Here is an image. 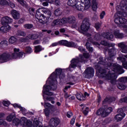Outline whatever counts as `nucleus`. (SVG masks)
I'll list each match as a JSON object with an SVG mask.
<instances>
[{"label": "nucleus", "mask_w": 127, "mask_h": 127, "mask_svg": "<svg viewBox=\"0 0 127 127\" xmlns=\"http://www.w3.org/2000/svg\"><path fill=\"white\" fill-rule=\"evenodd\" d=\"M25 52L27 54H31L33 52V51L32 50V48L28 46L26 48Z\"/></svg>", "instance_id": "nucleus-40"}, {"label": "nucleus", "mask_w": 127, "mask_h": 127, "mask_svg": "<svg viewBox=\"0 0 127 127\" xmlns=\"http://www.w3.org/2000/svg\"><path fill=\"white\" fill-rule=\"evenodd\" d=\"M40 43V41H35L34 43V45H37Z\"/></svg>", "instance_id": "nucleus-63"}, {"label": "nucleus", "mask_w": 127, "mask_h": 127, "mask_svg": "<svg viewBox=\"0 0 127 127\" xmlns=\"http://www.w3.org/2000/svg\"><path fill=\"white\" fill-rule=\"evenodd\" d=\"M119 83H123L127 81V77H122L118 79Z\"/></svg>", "instance_id": "nucleus-36"}, {"label": "nucleus", "mask_w": 127, "mask_h": 127, "mask_svg": "<svg viewBox=\"0 0 127 127\" xmlns=\"http://www.w3.org/2000/svg\"><path fill=\"white\" fill-rule=\"evenodd\" d=\"M60 45V41L58 43H53L52 45L50 46V47H56Z\"/></svg>", "instance_id": "nucleus-50"}, {"label": "nucleus", "mask_w": 127, "mask_h": 127, "mask_svg": "<svg viewBox=\"0 0 127 127\" xmlns=\"http://www.w3.org/2000/svg\"><path fill=\"white\" fill-rule=\"evenodd\" d=\"M101 27V24L99 23H96L95 25V27L97 30L99 29Z\"/></svg>", "instance_id": "nucleus-53"}, {"label": "nucleus", "mask_w": 127, "mask_h": 127, "mask_svg": "<svg viewBox=\"0 0 127 127\" xmlns=\"http://www.w3.org/2000/svg\"><path fill=\"white\" fill-rule=\"evenodd\" d=\"M4 116V114H0V125L6 126H7V123L5 121L0 119Z\"/></svg>", "instance_id": "nucleus-28"}, {"label": "nucleus", "mask_w": 127, "mask_h": 127, "mask_svg": "<svg viewBox=\"0 0 127 127\" xmlns=\"http://www.w3.org/2000/svg\"><path fill=\"white\" fill-rule=\"evenodd\" d=\"M102 36L108 40H112L114 38V35L110 33H104Z\"/></svg>", "instance_id": "nucleus-26"}, {"label": "nucleus", "mask_w": 127, "mask_h": 127, "mask_svg": "<svg viewBox=\"0 0 127 127\" xmlns=\"http://www.w3.org/2000/svg\"><path fill=\"white\" fill-rule=\"evenodd\" d=\"M62 14V11L60 9H57L55 11V15L56 16H59Z\"/></svg>", "instance_id": "nucleus-38"}, {"label": "nucleus", "mask_w": 127, "mask_h": 127, "mask_svg": "<svg viewBox=\"0 0 127 127\" xmlns=\"http://www.w3.org/2000/svg\"><path fill=\"white\" fill-rule=\"evenodd\" d=\"M46 100L48 101H51V103L53 104L55 103V101H54L55 98L54 97L52 96H46Z\"/></svg>", "instance_id": "nucleus-33"}, {"label": "nucleus", "mask_w": 127, "mask_h": 127, "mask_svg": "<svg viewBox=\"0 0 127 127\" xmlns=\"http://www.w3.org/2000/svg\"><path fill=\"white\" fill-rule=\"evenodd\" d=\"M29 11L31 15H34L35 9H34L33 8H30L29 9Z\"/></svg>", "instance_id": "nucleus-48"}, {"label": "nucleus", "mask_w": 127, "mask_h": 127, "mask_svg": "<svg viewBox=\"0 0 127 127\" xmlns=\"http://www.w3.org/2000/svg\"><path fill=\"white\" fill-rule=\"evenodd\" d=\"M108 52L110 57L108 58L109 60H113L115 58V56L116 54L117 50L115 48L111 49L110 50L108 49L106 50Z\"/></svg>", "instance_id": "nucleus-20"}, {"label": "nucleus", "mask_w": 127, "mask_h": 127, "mask_svg": "<svg viewBox=\"0 0 127 127\" xmlns=\"http://www.w3.org/2000/svg\"><path fill=\"white\" fill-rule=\"evenodd\" d=\"M111 99H112V98H110V99H109V98H105V99H104V101H103V103H104L107 102H110Z\"/></svg>", "instance_id": "nucleus-56"}, {"label": "nucleus", "mask_w": 127, "mask_h": 127, "mask_svg": "<svg viewBox=\"0 0 127 127\" xmlns=\"http://www.w3.org/2000/svg\"><path fill=\"white\" fill-rule=\"evenodd\" d=\"M55 3L57 5H59L60 4V1L59 0H56L55 1Z\"/></svg>", "instance_id": "nucleus-58"}, {"label": "nucleus", "mask_w": 127, "mask_h": 127, "mask_svg": "<svg viewBox=\"0 0 127 127\" xmlns=\"http://www.w3.org/2000/svg\"><path fill=\"white\" fill-rule=\"evenodd\" d=\"M78 50H79L80 52H85V50L83 47H79Z\"/></svg>", "instance_id": "nucleus-57"}, {"label": "nucleus", "mask_w": 127, "mask_h": 127, "mask_svg": "<svg viewBox=\"0 0 127 127\" xmlns=\"http://www.w3.org/2000/svg\"><path fill=\"white\" fill-rule=\"evenodd\" d=\"M45 0L46 2H43V5H44V6H47L48 5V2L52 3L54 2V0H43L42 1Z\"/></svg>", "instance_id": "nucleus-35"}, {"label": "nucleus", "mask_w": 127, "mask_h": 127, "mask_svg": "<svg viewBox=\"0 0 127 127\" xmlns=\"http://www.w3.org/2000/svg\"><path fill=\"white\" fill-rule=\"evenodd\" d=\"M17 34L18 35L21 36H25L26 35V33L22 31L21 30H18Z\"/></svg>", "instance_id": "nucleus-42"}, {"label": "nucleus", "mask_w": 127, "mask_h": 127, "mask_svg": "<svg viewBox=\"0 0 127 127\" xmlns=\"http://www.w3.org/2000/svg\"><path fill=\"white\" fill-rule=\"evenodd\" d=\"M43 50H44V49L42 48L40 46L35 47V53H38Z\"/></svg>", "instance_id": "nucleus-34"}, {"label": "nucleus", "mask_w": 127, "mask_h": 127, "mask_svg": "<svg viewBox=\"0 0 127 127\" xmlns=\"http://www.w3.org/2000/svg\"><path fill=\"white\" fill-rule=\"evenodd\" d=\"M99 64L103 65H106L108 68H110L111 72L110 71L108 74L104 72H101L102 75H104V77L107 80H111V83H113V81H115L116 79L118 78L117 74H123L125 73V70L123 69L122 66L119 65L117 63H110L107 64H106L105 63L103 62H99Z\"/></svg>", "instance_id": "nucleus-2"}, {"label": "nucleus", "mask_w": 127, "mask_h": 127, "mask_svg": "<svg viewBox=\"0 0 127 127\" xmlns=\"http://www.w3.org/2000/svg\"><path fill=\"white\" fill-rule=\"evenodd\" d=\"M68 82H67V84H69L70 85H74V84H75L74 82H71V81H73V78H70L68 79Z\"/></svg>", "instance_id": "nucleus-43"}, {"label": "nucleus", "mask_w": 127, "mask_h": 127, "mask_svg": "<svg viewBox=\"0 0 127 127\" xmlns=\"http://www.w3.org/2000/svg\"><path fill=\"white\" fill-rule=\"evenodd\" d=\"M1 22L2 25H8V24L12 22V19L8 16H5L1 18Z\"/></svg>", "instance_id": "nucleus-19"}, {"label": "nucleus", "mask_w": 127, "mask_h": 127, "mask_svg": "<svg viewBox=\"0 0 127 127\" xmlns=\"http://www.w3.org/2000/svg\"><path fill=\"white\" fill-rule=\"evenodd\" d=\"M66 116L68 118H70L71 117L73 116V113H72L71 112L69 111L67 113Z\"/></svg>", "instance_id": "nucleus-52"}, {"label": "nucleus", "mask_w": 127, "mask_h": 127, "mask_svg": "<svg viewBox=\"0 0 127 127\" xmlns=\"http://www.w3.org/2000/svg\"><path fill=\"white\" fill-rule=\"evenodd\" d=\"M95 36L93 37V36H91L89 33H87L86 34L87 36L88 37V40L87 43H86V46L87 49L90 52H92L93 51V49L92 48L90 47V43L95 45L100 46V44H99V43H97V42H95L94 40H95V41L100 40V35L99 34H96V33H95ZM93 38H94V40H92Z\"/></svg>", "instance_id": "nucleus-8"}, {"label": "nucleus", "mask_w": 127, "mask_h": 127, "mask_svg": "<svg viewBox=\"0 0 127 127\" xmlns=\"http://www.w3.org/2000/svg\"><path fill=\"white\" fill-rule=\"evenodd\" d=\"M113 111V109L111 107H109L108 109L104 108H100L96 113L98 116H101L102 117H106L110 113Z\"/></svg>", "instance_id": "nucleus-12"}, {"label": "nucleus", "mask_w": 127, "mask_h": 127, "mask_svg": "<svg viewBox=\"0 0 127 127\" xmlns=\"http://www.w3.org/2000/svg\"><path fill=\"white\" fill-rule=\"evenodd\" d=\"M60 45H64V46L72 48H75L76 47L75 43H73V42H68L66 40H62L61 41H59Z\"/></svg>", "instance_id": "nucleus-15"}, {"label": "nucleus", "mask_w": 127, "mask_h": 127, "mask_svg": "<svg viewBox=\"0 0 127 127\" xmlns=\"http://www.w3.org/2000/svg\"><path fill=\"white\" fill-rule=\"evenodd\" d=\"M11 14L15 20H17L20 18L19 13L15 10H12L11 11Z\"/></svg>", "instance_id": "nucleus-24"}, {"label": "nucleus", "mask_w": 127, "mask_h": 127, "mask_svg": "<svg viewBox=\"0 0 127 127\" xmlns=\"http://www.w3.org/2000/svg\"><path fill=\"white\" fill-rule=\"evenodd\" d=\"M25 57V53L23 52H19V49L15 48L14 49V53L12 54V56H10L9 53H4L0 55V63H3L7 62L11 59H21Z\"/></svg>", "instance_id": "nucleus-6"}, {"label": "nucleus", "mask_w": 127, "mask_h": 127, "mask_svg": "<svg viewBox=\"0 0 127 127\" xmlns=\"http://www.w3.org/2000/svg\"><path fill=\"white\" fill-rule=\"evenodd\" d=\"M24 19H22V18H21V19H20L19 20V24H22V23H23L24 22Z\"/></svg>", "instance_id": "nucleus-60"}, {"label": "nucleus", "mask_w": 127, "mask_h": 127, "mask_svg": "<svg viewBox=\"0 0 127 127\" xmlns=\"http://www.w3.org/2000/svg\"><path fill=\"white\" fill-rule=\"evenodd\" d=\"M127 17V5L122 7L121 10L118 11L114 15L115 23L122 28L127 34V20L123 17Z\"/></svg>", "instance_id": "nucleus-3"}, {"label": "nucleus", "mask_w": 127, "mask_h": 127, "mask_svg": "<svg viewBox=\"0 0 127 127\" xmlns=\"http://www.w3.org/2000/svg\"><path fill=\"white\" fill-rule=\"evenodd\" d=\"M38 35L37 33L29 34L26 38H21L19 39V41L21 42H26L29 40H33L38 38Z\"/></svg>", "instance_id": "nucleus-14"}, {"label": "nucleus", "mask_w": 127, "mask_h": 127, "mask_svg": "<svg viewBox=\"0 0 127 127\" xmlns=\"http://www.w3.org/2000/svg\"><path fill=\"white\" fill-rule=\"evenodd\" d=\"M101 45H104L105 46H112V45L111 44H109V43H107V42H106L105 41H102L101 43H100Z\"/></svg>", "instance_id": "nucleus-44"}, {"label": "nucleus", "mask_w": 127, "mask_h": 127, "mask_svg": "<svg viewBox=\"0 0 127 127\" xmlns=\"http://www.w3.org/2000/svg\"><path fill=\"white\" fill-rule=\"evenodd\" d=\"M67 4L72 6L76 10L83 11L84 9L89 8L91 2L90 0H69Z\"/></svg>", "instance_id": "nucleus-4"}, {"label": "nucleus", "mask_w": 127, "mask_h": 127, "mask_svg": "<svg viewBox=\"0 0 127 127\" xmlns=\"http://www.w3.org/2000/svg\"><path fill=\"white\" fill-rule=\"evenodd\" d=\"M70 97V96L68 94V93H66L64 94V97L65 98L67 99L68 98H69Z\"/></svg>", "instance_id": "nucleus-59"}, {"label": "nucleus", "mask_w": 127, "mask_h": 127, "mask_svg": "<svg viewBox=\"0 0 127 127\" xmlns=\"http://www.w3.org/2000/svg\"><path fill=\"white\" fill-rule=\"evenodd\" d=\"M85 109V110L83 111V114L84 115H86L88 113L89 108L88 107H84V108H83L82 109Z\"/></svg>", "instance_id": "nucleus-47"}, {"label": "nucleus", "mask_w": 127, "mask_h": 127, "mask_svg": "<svg viewBox=\"0 0 127 127\" xmlns=\"http://www.w3.org/2000/svg\"><path fill=\"white\" fill-rule=\"evenodd\" d=\"M76 98L80 101H83L85 100V97L82 94L77 93L76 95Z\"/></svg>", "instance_id": "nucleus-32"}, {"label": "nucleus", "mask_w": 127, "mask_h": 127, "mask_svg": "<svg viewBox=\"0 0 127 127\" xmlns=\"http://www.w3.org/2000/svg\"><path fill=\"white\" fill-rule=\"evenodd\" d=\"M52 16V12L49 9L40 8L37 10L36 18L41 23H46Z\"/></svg>", "instance_id": "nucleus-5"}, {"label": "nucleus", "mask_w": 127, "mask_h": 127, "mask_svg": "<svg viewBox=\"0 0 127 127\" xmlns=\"http://www.w3.org/2000/svg\"><path fill=\"white\" fill-rule=\"evenodd\" d=\"M11 27L9 25H3V26L0 28V31L1 33H6V32L9 31Z\"/></svg>", "instance_id": "nucleus-22"}, {"label": "nucleus", "mask_w": 127, "mask_h": 127, "mask_svg": "<svg viewBox=\"0 0 127 127\" xmlns=\"http://www.w3.org/2000/svg\"><path fill=\"white\" fill-rule=\"evenodd\" d=\"M118 113L119 114L115 116V119L117 122H120L126 117V114L123 112L122 109H119Z\"/></svg>", "instance_id": "nucleus-13"}, {"label": "nucleus", "mask_w": 127, "mask_h": 127, "mask_svg": "<svg viewBox=\"0 0 127 127\" xmlns=\"http://www.w3.org/2000/svg\"><path fill=\"white\" fill-rule=\"evenodd\" d=\"M69 100H70V101L75 100V96H71L70 97Z\"/></svg>", "instance_id": "nucleus-62"}, {"label": "nucleus", "mask_w": 127, "mask_h": 127, "mask_svg": "<svg viewBox=\"0 0 127 127\" xmlns=\"http://www.w3.org/2000/svg\"><path fill=\"white\" fill-rule=\"evenodd\" d=\"M2 104L4 106L8 107L10 104V102H9V101L3 100V101H2Z\"/></svg>", "instance_id": "nucleus-45"}, {"label": "nucleus", "mask_w": 127, "mask_h": 127, "mask_svg": "<svg viewBox=\"0 0 127 127\" xmlns=\"http://www.w3.org/2000/svg\"><path fill=\"white\" fill-rule=\"evenodd\" d=\"M65 32V29L64 28H62L60 29L61 33H64Z\"/></svg>", "instance_id": "nucleus-61"}, {"label": "nucleus", "mask_w": 127, "mask_h": 127, "mask_svg": "<svg viewBox=\"0 0 127 127\" xmlns=\"http://www.w3.org/2000/svg\"><path fill=\"white\" fill-rule=\"evenodd\" d=\"M117 86L121 90H125L127 88V85L125 83L118 82L117 84Z\"/></svg>", "instance_id": "nucleus-25"}, {"label": "nucleus", "mask_w": 127, "mask_h": 127, "mask_svg": "<svg viewBox=\"0 0 127 127\" xmlns=\"http://www.w3.org/2000/svg\"><path fill=\"white\" fill-rule=\"evenodd\" d=\"M17 42V39L14 36H11L10 39H9V42L10 44H13Z\"/></svg>", "instance_id": "nucleus-31"}, {"label": "nucleus", "mask_w": 127, "mask_h": 127, "mask_svg": "<svg viewBox=\"0 0 127 127\" xmlns=\"http://www.w3.org/2000/svg\"><path fill=\"white\" fill-rule=\"evenodd\" d=\"M118 46L121 48L122 52L127 53V43H120Z\"/></svg>", "instance_id": "nucleus-21"}, {"label": "nucleus", "mask_w": 127, "mask_h": 127, "mask_svg": "<svg viewBox=\"0 0 127 127\" xmlns=\"http://www.w3.org/2000/svg\"><path fill=\"white\" fill-rule=\"evenodd\" d=\"M10 1L9 0H0V4L4 5H9Z\"/></svg>", "instance_id": "nucleus-37"}, {"label": "nucleus", "mask_w": 127, "mask_h": 127, "mask_svg": "<svg viewBox=\"0 0 127 127\" xmlns=\"http://www.w3.org/2000/svg\"><path fill=\"white\" fill-rule=\"evenodd\" d=\"M13 106L15 108H18L20 110L21 112L23 114V115H26L27 113V110L23 107H21L20 105H18L16 103H15L13 105Z\"/></svg>", "instance_id": "nucleus-23"}, {"label": "nucleus", "mask_w": 127, "mask_h": 127, "mask_svg": "<svg viewBox=\"0 0 127 127\" xmlns=\"http://www.w3.org/2000/svg\"><path fill=\"white\" fill-rule=\"evenodd\" d=\"M106 15V12L103 11L102 12L100 13V17L101 19H103L104 16Z\"/></svg>", "instance_id": "nucleus-49"}, {"label": "nucleus", "mask_w": 127, "mask_h": 127, "mask_svg": "<svg viewBox=\"0 0 127 127\" xmlns=\"http://www.w3.org/2000/svg\"><path fill=\"white\" fill-rule=\"evenodd\" d=\"M114 35L116 38H123L125 37L124 34L122 33H120L119 30H117V31H115L114 33Z\"/></svg>", "instance_id": "nucleus-27"}, {"label": "nucleus", "mask_w": 127, "mask_h": 127, "mask_svg": "<svg viewBox=\"0 0 127 127\" xmlns=\"http://www.w3.org/2000/svg\"><path fill=\"white\" fill-rule=\"evenodd\" d=\"M15 118V114L14 113H13L9 115L6 118V120L8 122H11L12 121V119L13 118Z\"/></svg>", "instance_id": "nucleus-30"}, {"label": "nucleus", "mask_w": 127, "mask_h": 127, "mask_svg": "<svg viewBox=\"0 0 127 127\" xmlns=\"http://www.w3.org/2000/svg\"><path fill=\"white\" fill-rule=\"evenodd\" d=\"M18 2H19L22 5L26 6V3L23 0H16Z\"/></svg>", "instance_id": "nucleus-46"}, {"label": "nucleus", "mask_w": 127, "mask_h": 127, "mask_svg": "<svg viewBox=\"0 0 127 127\" xmlns=\"http://www.w3.org/2000/svg\"><path fill=\"white\" fill-rule=\"evenodd\" d=\"M33 27V25L31 24H26L24 25V27L25 29H30L32 28Z\"/></svg>", "instance_id": "nucleus-39"}, {"label": "nucleus", "mask_w": 127, "mask_h": 127, "mask_svg": "<svg viewBox=\"0 0 127 127\" xmlns=\"http://www.w3.org/2000/svg\"><path fill=\"white\" fill-rule=\"evenodd\" d=\"M76 18L74 16H69L68 18H64L61 20L58 19L52 23V26H55L57 25H63L66 23L73 24L75 23Z\"/></svg>", "instance_id": "nucleus-9"}, {"label": "nucleus", "mask_w": 127, "mask_h": 127, "mask_svg": "<svg viewBox=\"0 0 127 127\" xmlns=\"http://www.w3.org/2000/svg\"><path fill=\"white\" fill-rule=\"evenodd\" d=\"M120 103H123V102H126L127 103V96L125 97L124 98H122L120 100Z\"/></svg>", "instance_id": "nucleus-51"}, {"label": "nucleus", "mask_w": 127, "mask_h": 127, "mask_svg": "<svg viewBox=\"0 0 127 127\" xmlns=\"http://www.w3.org/2000/svg\"><path fill=\"white\" fill-rule=\"evenodd\" d=\"M117 60L123 63V65L125 69H127V55H121L120 57L117 58Z\"/></svg>", "instance_id": "nucleus-18"}, {"label": "nucleus", "mask_w": 127, "mask_h": 127, "mask_svg": "<svg viewBox=\"0 0 127 127\" xmlns=\"http://www.w3.org/2000/svg\"><path fill=\"white\" fill-rule=\"evenodd\" d=\"M20 121L18 119H14L13 121V125L17 126L19 124Z\"/></svg>", "instance_id": "nucleus-41"}, {"label": "nucleus", "mask_w": 127, "mask_h": 127, "mask_svg": "<svg viewBox=\"0 0 127 127\" xmlns=\"http://www.w3.org/2000/svg\"><path fill=\"white\" fill-rule=\"evenodd\" d=\"M75 125L77 127H80L81 126V125L80 124H79L78 123H76Z\"/></svg>", "instance_id": "nucleus-64"}, {"label": "nucleus", "mask_w": 127, "mask_h": 127, "mask_svg": "<svg viewBox=\"0 0 127 127\" xmlns=\"http://www.w3.org/2000/svg\"><path fill=\"white\" fill-rule=\"evenodd\" d=\"M9 5L10 6L11 8H14V7H15V4H14V3L11 2V1H10Z\"/></svg>", "instance_id": "nucleus-55"}, {"label": "nucleus", "mask_w": 127, "mask_h": 127, "mask_svg": "<svg viewBox=\"0 0 127 127\" xmlns=\"http://www.w3.org/2000/svg\"><path fill=\"white\" fill-rule=\"evenodd\" d=\"M92 9L94 11H96L98 8V6H97L98 3L96 0H93V1H92Z\"/></svg>", "instance_id": "nucleus-29"}, {"label": "nucleus", "mask_w": 127, "mask_h": 127, "mask_svg": "<svg viewBox=\"0 0 127 127\" xmlns=\"http://www.w3.org/2000/svg\"><path fill=\"white\" fill-rule=\"evenodd\" d=\"M60 121L58 118H52L50 120L48 127L39 126V127H56L60 124Z\"/></svg>", "instance_id": "nucleus-16"}, {"label": "nucleus", "mask_w": 127, "mask_h": 127, "mask_svg": "<svg viewBox=\"0 0 127 127\" xmlns=\"http://www.w3.org/2000/svg\"><path fill=\"white\" fill-rule=\"evenodd\" d=\"M58 77L61 81L65 77V74L62 68L56 69L55 71L53 72L48 78L46 82V85H44V88L43 89V97L44 98V101H45V108H46V109L44 110V112L47 117H49L50 114V111H49L48 109L52 110L54 108V106L50 103L46 102L47 99L45 95L48 96L53 95V93L50 91H51V89L52 90H56L57 84L56 79Z\"/></svg>", "instance_id": "nucleus-1"}, {"label": "nucleus", "mask_w": 127, "mask_h": 127, "mask_svg": "<svg viewBox=\"0 0 127 127\" xmlns=\"http://www.w3.org/2000/svg\"><path fill=\"white\" fill-rule=\"evenodd\" d=\"M84 74L85 77L86 78H90L94 76V70L93 68L88 67L87 69H86Z\"/></svg>", "instance_id": "nucleus-17"}, {"label": "nucleus", "mask_w": 127, "mask_h": 127, "mask_svg": "<svg viewBox=\"0 0 127 127\" xmlns=\"http://www.w3.org/2000/svg\"><path fill=\"white\" fill-rule=\"evenodd\" d=\"M89 19L88 18H85L83 21L82 24H81L80 28L78 29V31L82 34H85V32H86L89 28L90 24L89 23Z\"/></svg>", "instance_id": "nucleus-11"}, {"label": "nucleus", "mask_w": 127, "mask_h": 127, "mask_svg": "<svg viewBox=\"0 0 127 127\" xmlns=\"http://www.w3.org/2000/svg\"><path fill=\"white\" fill-rule=\"evenodd\" d=\"M80 58L73 59L71 61V64L69 66V71H73V69H75L76 66L80 67L81 66L80 63L85 62L86 59L89 57V55L87 53H83V56L80 55Z\"/></svg>", "instance_id": "nucleus-7"}, {"label": "nucleus", "mask_w": 127, "mask_h": 127, "mask_svg": "<svg viewBox=\"0 0 127 127\" xmlns=\"http://www.w3.org/2000/svg\"><path fill=\"white\" fill-rule=\"evenodd\" d=\"M20 124L25 127H37L39 124V122L37 119H35L33 125L32 123L30 120H27L25 118L22 117L20 120Z\"/></svg>", "instance_id": "nucleus-10"}, {"label": "nucleus", "mask_w": 127, "mask_h": 127, "mask_svg": "<svg viewBox=\"0 0 127 127\" xmlns=\"http://www.w3.org/2000/svg\"><path fill=\"white\" fill-rule=\"evenodd\" d=\"M76 120V117H73V118L70 121V124L74 125L75 124V120Z\"/></svg>", "instance_id": "nucleus-54"}]
</instances>
